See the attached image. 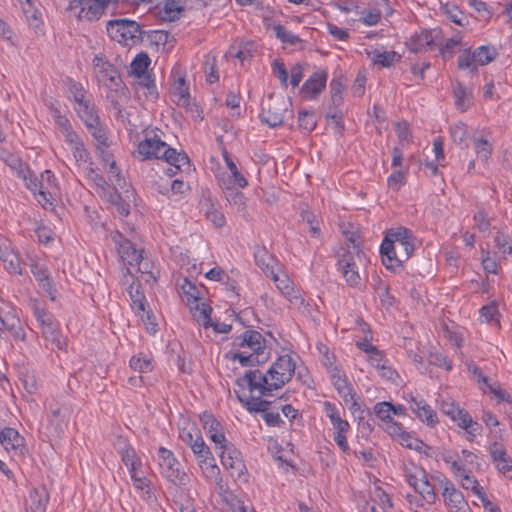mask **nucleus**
Returning <instances> with one entry per match:
<instances>
[{
	"mask_svg": "<svg viewBox=\"0 0 512 512\" xmlns=\"http://www.w3.org/2000/svg\"><path fill=\"white\" fill-rule=\"evenodd\" d=\"M287 370L288 359L280 356L266 374L259 369L246 371L236 380L239 390H235V394L238 400L250 412H266L271 404L266 397L285 385L288 381L285 377Z\"/></svg>",
	"mask_w": 512,
	"mask_h": 512,
	"instance_id": "1",
	"label": "nucleus"
},
{
	"mask_svg": "<svg viewBox=\"0 0 512 512\" xmlns=\"http://www.w3.org/2000/svg\"><path fill=\"white\" fill-rule=\"evenodd\" d=\"M351 243L348 248L338 256L337 266L347 285L358 287L361 284V269L366 267L368 258L356 243L354 234L347 237Z\"/></svg>",
	"mask_w": 512,
	"mask_h": 512,
	"instance_id": "2",
	"label": "nucleus"
},
{
	"mask_svg": "<svg viewBox=\"0 0 512 512\" xmlns=\"http://www.w3.org/2000/svg\"><path fill=\"white\" fill-rule=\"evenodd\" d=\"M233 345L244 349L232 354V360H238L242 366H255L266 361L265 339L258 331H245L234 339Z\"/></svg>",
	"mask_w": 512,
	"mask_h": 512,
	"instance_id": "3",
	"label": "nucleus"
},
{
	"mask_svg": "<svg viewBox=\"0 0 512 512\" xmlns=\"http://www.w3.org/2000/svg\"><path fill=\"white\" fill-rule=\"evenodd\" d=\"M93 70L97 81L116 93L126 96L127 87L123 84L119 71L104 55H96L92 61Z\"/></svg>",
	"mask_w": 512,
	"mask_h": 512,
	"instance_id": "4",
	"label": "nucleus"
},
{
	"mask_svg": "<svg viewBox=\"0 0 512 512\" xmlns=\"http://www.w3.org/2000/svg\"><path fill=\"white\" fill-rule=\"evenodd\" d=\"M106 29L112 40L125 46H132L142 39L140 25L128 19L110 20Z\"/></svg>",
	"mask_w": 512,
	"mask_h": 512,
	"instance_id": "5",
	"label": "nucleus"
},
{
	"mask_svg": "<svg viewBox=\"0 0 512 512\" xmlns=\"http://www.w3.org/2000/svg\"><path fill=\"white\" fill-rule=\"evenodd\" d=\"M158 461L161 473L167 480L178 486H185L189 483V476L181 469V464L170 450L160 447Z\"/></svg>",
	"mask_w": 512,
	"mask_h": 512,
	"instance_id": "6",
	"label": "nucleus"
},
{
	"mask_svg": "<svg viewBox=\"0 0 512 512\" xmlns=\"http://www.w3.org/2000/svg\"><path fill=\"white\" fill-rule=\"evenodd\" d=\"M111 2L118 0H71L68 10H78L76 17L79 20L97 21Z\"/></svg>",
	"mask_w": 512,
	"mask_h": 512,
	"instance_id": "7",
	"label": "nucleus"
},
{
	"mask_svg": "<svg viewBox=\"0 0 512 512\" xmlns=\"http://www.w3.org/2000/svg\"><path fill=\"white\" fill-rule=\"evenodd\" d=\"M324 412L326 416L330 419L334 432V440L339 448L343 452H347L349 450L346 434L350 429V424L347 420L342 418L341 411L338 409L333 403L326 401L323 404Z\"/></svg>",
	"mask_w": 512,
	"mask_h": 512,
	"instance_id": "8",
	"label": "nucleus"
},
{
	"mask_svg": "<svg viewBox=\"0 0 512 512\" xmlns=\"http://www.w3.org/2000/svg\"><path fill=\"white\" fill-rule=\"evenodd\" d=\"M442 498L448 512H472L463 493L447 478L439 479Z\"/></svg>",
	"mask_w": 512,
	"mask_h": 512,
	"instance_id": "9",
	"label": "nucleus"
},
{
	"mask_svg": "<svg viewBox=\"0 0 512 512\" xmlns=\"http://www.w3.org/2000/svg\"><path fill=\"white\" fill-rule=\"evenodd\" d=\"M413 237L410 231L404 227H399L397 229H390L381 246L380 253L382 256V263L386 266V268H391L393 260L391 259V253H394V247L397 243L404 241H411Z\"/></svg>",
	"mask_w": 512,
	"mask_h": 512,
	"instance_id": "10",
	"label": "nucleus"
},
{
	"mask_svg": "<svg viewBox=\"0 0 512 512\" xmlns=\"http://www.w3.org/2000/svg\"><path fill=\"white\" fill-rule=\"evenodd\" d=\"M330 378L338 394L343 398V401L349 405L350 409H358L359 405L356 401V393L346 374L340 368H333L330 370Z\"/></svg>",
	"mask_w": 512,
	"mask_h": 512,
	"instance_id": "11",
	"label": "nucleus"
},
{
	"mask_svg": "<svg viewBox=\"0 0 512 512\" xmlns=\"http://www.w3.org/2000/svg\"><path fill=\"white\" fill-rule=\"evenodd\" d=\"M196 457L197 463L201 470L208 477H214L219 473V468L216 465L215 458L210 451V448L205 444L203 437L201 440H195V443L190 447Z\"/></svg>",
	"mask_w": 512,
	"mask_h": 512,
	"instance_id": "12",
	"label": "nucleus"
},
{
	"mask_svg": "<svg viewBox=\"0 0 512 512\" xmlns=\"http://www.w3.org/2000/svg\"><path fill=\"white\" fill-rule=\"evenodd\" d=\"M169 148V145L162 141L157 135L149 138L146 137L143 141H141L136 150L137 157L141 160L148 159H164L166 156V149Z\"/></svg>",
	"mask_w": 512,
	"mask_h": 512,
	"instance_id": "13",
	"label": "nucleus"
},
{
	"mask_svg": "<svg viewBox=\"0 0 512 512\" xmlns=\"http://www.w3.org/2000/svg\"><path fill=\"white\" fill-rule=\"evenodd\" d=\"M441 412L451 418L457 425L465 429L469 434H473L476 422L472 420L467 411L459 408L453 401H443L441 403Z\"/></svg>",
	"mask_w": 512,
	"mask_h": 512,
	"instance_id": "14",
	"label": "nucleus"
},
{
	"mask_svg": "<svg viewBox=\"0 0 512 512\" xmlns=\"http://www.w3.org/2000/svg\"><path fill=\"white\" fill-rule=\"evenodd\" d=\"M222 452L220 459L222 465L230 471L232 477H241L244 474L245 464L241 457V453L234 449L231 444L221 446Z\"/></svg>",
	"mask_w": 512,
	"mask_h": 512,
	"instance_id": "15",
	"label": "nucleus"
},
{
	"mask_svg": "<svg viewBox=\"0 0 512 512\" xmlns=\"http://www.w3.org/2000/svg\"><path fill=\"white\" fill-rule=\"evenodd\" d=\"M327 73L324 70L314 72L302 85L299 93L302 99L312 100L325 89Z\"/></svg>",
	"mask_w": 512,
	"mask_h": 512,
	"instance_id": "16",
	"label": "nucleus"
},
{
	"mask_svg": "<svg viewBox=\"0 0 512 512\" xmlns=\"http://www.w3.org/2000/svg\"><path fill=\"white\" fill-rule=\"evenodd\" d=\"M0 443L14 457L24 455V438L14 428L6 427L0 432Z\"/></svg>",
	"mask_w": 512,
	"mask_h": 512,
	"instance_id": "17",
	"label": "nucleus"
},
{
	"mask_svg": "<svg viewBox=\"0 0 512 512\" xmlns=\"http://www.w3.org/2000/svg\"><path fill=\"white\" fill-rule=\"evenodd\" d=\"M4 331H7L16 341H24L26 338L19 317L11 311L0 310V333Z\"/></svg>",
	"mask_w": 512,
	"mask_h": 512,
	"instance_id": "18",
	"label": "nucleus"
},
{
	"mask_svg": "<svg viewBox=\"0 0 512 512\" xmlns=\"http://www.w3.org/2000/svg\"><path fill=\"white\" fill-rule=\"evenodd\" d=\"M408 402L410 410L419 418L420 421L431 427L438 423L436 412L425 402V400L410 395Z\"/></svg>",
	"mask_w": 512,
	"mask_h": 512,
	"instance_id": "19",
	"label": "nucleus"
},
{
	"mask_svg": "<svg viewBox=\"0 0 512 512\" xmlns=\"http://www.w3.org/2000/svg\"><path fill=\"white\" fill-rule=\"evenodd\" d=\"M48 501L49 492L46 486L34 487L26 499L25 512H46Z\"/></svg>",
	"mask_w": 512,
	"mask_h": 512,
	"instance_id": "20",
	"label": "nucleus"
},
{
	"mask_svg": "<svg viewBox=\"0 0 512 512\" xmlns=\"http://www.w3.org/2000/svg\"><path fill=\"white\" fill-rule=\"evenodd\" d=\"M200 420L203 425V428L206 430L210 439L214 443L220 444L221 446L224 444H227L225 435L222 431V426H221L220 422L214 418L213 415L204 413L200 417Z\"/></svg>",
	"mask_w": 512,
	"mask_h": 512,
	"instance_id": "21",
	"label": "nucleus"
},
{
	"mask_svg": "<svg viewBox=\"0 0 512 512\" xmlns=\"http://www.w3.org/2000/svg\"><path fill=\"white\" fill-rule=\"evenodd\" d=\"M286 445H288V443L284 445L283 439L279 441L274 437H270L267 442V450L272 459L278 465V467L284 468V470H287L288 466V454Z\"/></svg>",
	"mask_w": 512,
	"mask_h": 512,
	"instance_id": "22",
	"label": "nucleus"
},
{
	"mask_svg": "<svg viewBox=\"0 0 512 512\" xmlns=\"http://www.w3.org/2000/svg\"><path fill=\"white\" fill-rule=\"evenodd\" d=\"M490 454L499 472L506 474L512 472V459L499 443L490 446Z\"/></svg>",
	"mask_w": 512,
	"mask_h": 512,
	"instance_id": "23",
	"label": "nucleus"
},
{
	"mask_svg": "<svg viewBox=\"0 0 512 512\" xmlns=\"http://www.w3.org/2000/svg\"><path fill=\"white\" fill-rule=\"evenodd\" d=\"M255 261L264 273L271 274L277 288L284 293L283 290L288 288V286L285 284L284 280H280L279 277L274 273L273 267L270 266L269 263V261H272V258L265 249H260L255 252Z\"/></svg>",
	"mask_w": 512,
	"mask_h": 512,
	"instance_id": "24",
	"label": "nucleus"
},
{
	"mask_svg": "<svg viewBox=\"0 0 512 512\" xmlns=\"http://www.w3.org/2000/svg\"><path fill=\"white\" fill-rule=\"evenodd\" d=\"M434 39L433 31L424 30L412 36L406 45L411 52L417 53L432 47Z\"/></svg>",
	"mask_w": 512,
	"mask_h": 512,
	"instance_id": "25",
	"label": "nucleus"
},
{
	"mask_svg": "<svg viewBox=\"0 0 512 512\" xmlns=\"http://www.w3.org/2000/svg\"><path fill=\"white\" fill-rule=\"evenodd\" d=\"M163 160L175 168V170L172 168L168 170L169 176H173L176 173V170H181L183 167L189 168L190 166L188 156L184 152H177L176 149L171 148L170 146L166 149V156Z\"/></svg>",
	"mask_w": 512,
	"mask_h": 512,
	"instance_id": "26",
	"label": "nucleus"
},
{
	"mask_svg": "<svg viewBox=\"0 0 512 512\" xmlns=\"http://www.w3.org/2000/svg\"><path fill=\"white\" fill-rule=\"evenodd\" d=\"M43 337L51 343V345L59 350H62L66 346V338L62 336L58 329L57 323L54 321L48 323L41 328Z\"/></svg>",
	"mask_w": 512,
	"mask_h": 512,
	"instance_id": "27",
	"label": "nucleus"
},
{
	"mask_svg": "<svg viewBox=\"0 0 512 512\" xmlns=\"http://www.w3.org/2000/svg\"><path fill=\"white\" fill-rule=\"evenodd\" d=\"M118 252L124 263L127 265H139L142 261V254L138 251L129 240L120 243Z\"/></svg>",
	"mask_w": 512,
	"mask_h": 512,
	"instance_id": "28",
	"label": "nucleus"
},
{
	"mask_svg": "<svg viewBox=\"0 0 512 512\" xmlns=\"http://www.w3.org/2000/svg\"><path fill=\"white\" fill-rule=\"evenodd\" d=\"M285 109L275 102H270L266 109H263L262 118L270 127L281 125L284 120Z\"/></svg>",
	"mask_w": 512,
	"mask_h": 512,
	"instance_id": "29",
	"label": "nucleus"
},
{
	"mask_svg": "<svg viewBox=\"0 0 512 512\" xmlns=\"http://www.w3.org/2000/svg\"><path fill=\"white\" fill-rule=\"evenodd\" d=\"M414 251V243L411 241H404L397 243L394 247V253H391V259L393 260L391 268L394 269L399 267L402 262L409 259Z\"/></svg>",
	"mask_w": 512,
	"mask_h": 512,
	"instance_id": "30",
	"label": "nucleus"
},
{
	"mask_svg": "<svg viewBox=\"0 0 512 512\" xmlns=\"http://www.w3.org/2000/svg\"><path fill=\"white\" fill-rule=\"evenodd\" d=\"M128 294L132 302V308L137 314L146 312V297L139 282H132L128 287Z\"/></svg>",
	"mask_w": 512,
	"mask_h": 512,
	"instance_id": "31",
	"label": "nucleus"
},
{
	"mask_svg": "<svg viewBox=\"0 0 512 512\" xmlns=\"http://www.w3.org/2000/svg\"><path fill=\"white\" fill-rule=\"evenodd\" d=\"M76 110L87 128L99 125V117L96 113L95 107L89 101L79 105Z\"/></svg>",
	"mask_w": 512,
	"mask_h": 512,
	"instance_id": "32",
	"label": "nucleus"
},
{
	"mask_svg": "<svg viewBox=\"0 0 512 512\" xmlns=\"http://www.w3.org/2000/svg\"><path fill=\"white\" fill-rule=\"evenodd\" d=\"M201 431L195 423L186 422L179 430V438L187 446L191 447L195 440H201Z\"/></svg>",
	"mask_w": 512,
	"mask_h": 512,
	"instance_id": "33",
	"label": "nucleus"
},
{
	"mask_svg": "<svg viewBox=\"0 0 512 512\" xmlns=\"http://www.w3.org/2000/svg\"><path fill=\"white\" fill-rule=\"evenodd\" d=\"M0 261L5 270L10 274H22V267L18 255L10 248L0 256Z\"/></svg>",
	"mask_w": 512,
	"mask_h": 512,
	"instance_id": "34",
	"label": "nucleus"
},
{
	"mask_svg": "<svg viewBox=\"0 0 512 512\" xmlns=\"http://www.w3.org/2000/svg\"><path fill=\"white\" fill-rule=\"evenodd\" d=\"M369 55H371V60L375 65H381L382 67H390L400 60V55L394 51L388 52L375 49Z\"/></svg>",
	"mask_w": 512,
	"mask_h": 512,
	"instance_id": "35",
	"label": "nucleus"
},
{
	"mask_svg": "<svg viewBox=\"0 0 512 512\" xmlns=\"http://www.w3.org/2000/svg\"><path fill=\"white\" fill-rule=\"evenodd\" d=\"M159 3H154L160 8L162 18L168 21H174L178 14L181 12V7L175 0H158Z\"/></svg>",
	"mask_w": 512,
	"mask_h": 512,
	"instance_id": "36",
	"label": "nucleus"
},
{
	"mask_svg": "<svg viewBox=\"0 0 512 512\" xmlns=\"http://www.w3.org/2000/svg\"><path fill=\"white\" fill-rule=\"evenodd\" d=\"M190 309L194 319L198 323H201L205 328L209 327L212 308L208 304L196 301L194 302V306H191Z\"/></svg>",
	"mask_w": 512,
	"mask_h": 512,
	"instance_id": "37",
	"label": "nucleus"
},
{
	"mask_svg": "<svg viewBox=\"0 0 512 512\" xmlns=\"http://www.w3.org/2000/svg\"><path fill=\"white\" fill-rule=\"evenodd\" d=\"M414 490L421 496V499L427 504L436 503L438 496L433 485L429 482L428 476L420 482Z\"/></svg>",
	"mask_w": 512,
	"mask_h": 512,
	"instance_id": "38",
	"label": "nucleus"
},
{
	"mask_svg": "<svg viewBox=\"0 0 512 512\" xmlns=\"http://www.w3.org/2000/svg\"><path fill=\"white\" fill-rule=\"evenodd\" d=\"M458 477L461 479L460 483L464 489H466V490L470 489L479 499H484V496L486 494H485L483 488L479 485L478 481L472 474L464 471V473H462V476H458Z\"/></svg>",
	"mask_w": 512,
	"mask_h": 512,
	"instance_id": "39",
	"label": "nucleus"
},
{
	"mask_svg": "<svg viewBox=\"0 0 512 512\" xmlns=\"http://www.w3.org/2000/svg\"><path fill=\"white\" fill-rule=\"evenodd\" d=\"M427 477L426 471L415 465L405 468V478L407 483L414 489Z\"/></svg>",
	"mask_w": 512,
	"mask_h": 512,
	"instance_id": "40",
	"label": "nucleus"
},
{
	"mask_svg": "<svg viewBox=\"0 0 512 512\" xmlns=\"http://www.w3.org/2000/svg\"><path fill=\"white\" fill-rule=\"evenodd\" d=\"M295 378L301 384L309 385L310 377L308 370L301 363L298 364L291 356H290V380Z\"/></svg>",
	"mask_w": 512,
	"mask_h": 512,
	"instance_id": "41",
	"label": "nucleus"
},
{
	"mask_svg": "<svg viewBox=\"0 0 512 512\" xmlns=\"http://www.w3.org/2000/svg\"><path fill=\"white\" fill-rule=\"evenodd\" d=\"M455 105L457 108L464 112L470 104L471 92L458 83L454 88Z\"/></svg>",
	"mask_w": 512,
	"mask_h": 512,
	"instance_id": "42",
	"label": "nucleus"
},
{
	"mask_svg": "<svg viewBox=\"0 0 512 512\" xmlns=\"http://www.w3.org/2000/svg\"><path fill=\"white\" fill-rule=\"evenodd\" d=\"M479 64L473 57V52L464 50L458 57V68L461 70H468L470 73L477 71Z\"/></svg>",
	"mask_w": 512,
	"mask_h": 512,
	"instance_id": "43",
	"label": "nucleus"
},
{
	"mask_svg": "<svg viewBox=\"0 0 512 512\" xmlns=\"http://www.w3.org/2000/svg\"><path fill=\"white\" fill-rule=\"evenodd\" d=\"M496 51L486 46H480L473 52L475 61L478 62L479 66L486 65L494 60Z\"/></svg>",
	"mask_w": 512,
	"mask_h": 512,
	"instance_id": "44",
	"label": "nucleus"
},
{
	"mask_svg": "<svg viewBox=\"0 0 512 512\" xmlns=\"http://www.w3.org/2000/svg\"><path fill=\"white\" fill-rule=\"evenodd\" d=\"M451 137L456 144L467 146L469 138L467 126L462 123H456L451 127Z\"/></svg>",
	"mask_w": 512,
	"mask_h": 512,
	"instance_id": "45",
	"label": "nucleus"
},
{
	"mask_svg": "<svg viewBox=\"0 0 512 512\" xmlns=\"http://www.w3.org/2000/svg\"><path fill=\"white\" fill-rule=\"evenodd\" d=\"M150 58L145 53H139L131 63V71L137 76L147 72L148 66L150 65Z\"/></svg>",
	"mask_w": 512,
	"mask_h": 512,
	"instance_id": "46",
	"label": "nucleus"
},
{
	"mask_svg": "<svg viewBox=\"0 0 512 512\" xmlns=\"http://www.w3.org/2000/svg\"><path fill=\"white\" fill-rule=\"evenodd\" d=\"M442 10L444 14L455 24L463 26L465 25V20L467 21L466 17L464 16L463 12L460 11L457 6L446 4L442 7Z\"/></svg>",
	"mask_w": 512,
	"mask_h": 512,
	"instance_id": "47",
	"label": "nucleus"
},
{
	"mask_svg": "<svg viewBox=\"0 0 512 512\" xmlns=\"http://www.w3.org/2000/svg\"><path fill=\"white\" fill-rule=\"evenodd\" d=\"M59 124L63 127L64 137L66 143L70 145V148L75 147L82 143L79 136L74 132L71 127L68 125V120L66 118H61L59 120Z\"/></svg>",
	"mask_w": 512,
	"mask_h": 512,
	"instance_id": "48",
	"label": "nucleus"
},
{
	"mask_svg": "<svg viewBox=\"0 0 512 512\" xmlns=\"http://www.w3.org/2000/svg\"><path fill=\"white\" fill-rule=\"evenodd\" d=\"M317 350L319 354L322 355L321 362L327 368L329 373L333 368H339L335 365V356L330 353L329 348L325 344L318 343Z\"/></svg>",
	"mask_w": 512,
	"mask_h": 512,
	"instance_id": "49",
	"label": "nucleus"
},
{
	"mask_svg": "<svg viewBox=\"0 0 512 512\" xmlns=\"http://www.w3.org/2000/svg\"><path fill=\"white\" fill-rule=\"evenodd\" d=\"M130 367L138 372H148L152 370L151 359L146 356H133L130 359Z\"/></svg>",
	"mask_w": 512,
	"mask_h": 512,
	"instance_id": "50",
	"label": "nucleus"
},
{
	"mask_svg": "<svg viewBox=\"0 0 512 512\" xmlns=\"http://www.w3.org/2000/svg\"><path fill=\"white\" fill-rule=\"evenodd\" d=\"M78 167L91 164L89 152L85 149L83 142L71 148Z\"/></svg>",
	"mask_w": 512,
	"mask_h": 512,
	"instance_id": "51",
	"label": "nucleus"
},
{
	"mask_svg": "<svg viewBox=\"0 0 512 512\" xmlns=\"http://www.w3.org/2000/svg\"><path fill=\"white\" fill-rule=\"evenodd\" d=\"M495 243L499 252L504 256L510 255L512 253V245L510 243L509 235L503 232H497L495 236Z\"/></svg>",
	"mask_w": 512,
	"mask_h": 512,
	"instance_id": "52",
	"label": "nucleus"
},
{
	"mask_svg": "<svg viewBox=\"0 0 512 512\" xmlns=\"http://www.w3.org/2000/svg\"><path fill=\"white\" fill-rule=\"evenodd\" d=\"M32 308L41 328L53 321L51 314L44 307L40 306L38 302H34Z\"/></svg>",
	"mask_w": 512,
	"mask_h": 512,
	"instance_id": "53",
	"label": "nucleus"
},
{
	"mask_svg": "<svg viewBox=\"0 0 512 512\" xmlns=\"http://www.w3.org/2000/svg\"><path fill=\"white\" fill-rule=\"evenodd\" d=\"M272 73L275 77H277L281 83L286 87V81L288 77V72L286 69V65L283 59H274L272 62Z\"/></svg>",
	"mask_w": 512,
	"mask_h": 512,
	"instance_id": "54",
	"label": "nucleus"
},
{
	"mask_svg": "<svg viewBox=\"0 0 512 512\" xmlns=\"http://www.w3.org/2000/svg\"><path fill=\"white\" fill-rule=\"evenodd\" d=\"M393 405L389 402L377 403L374 407V412L377 417L385 424L388 420H392L391 417Z\"/></svg>",
	"mask_w": 512,
	"mask_h": 512,
	"instance_id": "55",
	"label": "nucleus"
},
{
	"mask_svg": "<svg viewBox=\"0 0 512 512\" xmlns=\"http://www.w3.org/2000/svg\"><path fill=\"white\" fill-rule=\"evenodd\" d=\"M226 164L230 170L231 176L233 178V183L236 184L240 188H244L247 185V180L241 173L238 171L236 164L232 161V159L228 156H225Z\"/></svg>",
	"mask_w": 512,
	"mask_h": 512,
	"instance_id": "56",
	"label": "nucleus"
},
{
	"mask_svg": "<svg viewBox=\"0 0 512 512\" xmlns=\"http://www.w3.org/2000/svg\"><path fill=\"white\" fill-rule=\"evenodd\" d=\"M443 460L445 463L450 465V468L456 477L462 476V473H464L465 469L462 463L459 461L457 454L447 453L443 455Z\"/></svg>",
	"mask_w": 512,
	"mask_h": 512,
	"instance_id": "57",
	"label": "nucleus"
},
{
	"mask_svg": "<svg viewBox=\"0 0 512 512\" xmlns=\"http://www.w3.org/2000/svg\"><path fill=\"white\" fill-rule=\"evenodd\" d=\"M406 183V174L402 170L394 171L387 179V185L390 189L399 190Z\"/></svg>",
	"mask_w": 512,
	"mask_h": 512,
	"instance_id": "58",
	"label": "nucleus"
},
{
	"mask_svg": "<svg viewBox=\"0 0 512 512\" xmlns=\"http://www.w3.org/2000/svg\"><path fill=\"white\" fill-rule=\"evenodd\" d=\"M66 428L67 420L65 418H60L58 420H49L48 430L53 437L60 438L64 434Z\"/></svg>",
	"mask_w": 512,
	"mask_h": 512,
	"instance_id": "59",
	"label": "nucleus"
},
{
	"mask_svg": "<svg viewBox=\"0 0 512 512\" xmlns=\"http://www.w3.org/2000/svg\"><path fill=\"white\" fill-rule=\"evenodd\" d=\"M148 38H149L151 44H153L157 47L162 46L163 48H165L166 44H168V42H169L170 34H169V32L164 31V30H156V31H152L148 35Z\"/></svg>",
	"mask_w": 512,
	"mask_h": 512,
	"instance_id": "60",
	"label": "nucleus"
},
{
	"mask_svg": "<svg viewBox=\"0 0 512 512\" xmlns=\"http://www.w3.org/2000/svg\"><path fill=\"white\" fill-rule=\"evenodd\" d=\"M205 73L207 76V81L210 83H214L219 80V76L216 70V58L215 56H206L205 61Z\"/></svg>",
	"mask_w": 512,
	"mask_h": 512,
	"instance_id": "61",
	"label": "nucleus"
},
{
	"mask_svg": "<svg viewBox=\"0 0 512 512\" xmlns=\"http://www.w3.org/2000/svg\"><path fill=\"white\" fill-rule=\"evenodd\" d=\"M475 151H476V154L477 156L483 160V161H487L490 156H491V153H492V147L491 145L488 143L487 140H484V139H477L475 141Z\"/></svg>",
	"mask_w": 512,
	"mask_h": 512,
	"instance_id": "62",
	"label": "nucleus"
},
{
	"mask_svg": "<svg viewBox=\"0 0 512 512\" xmlns=\"http://www.w3.org/2000/svg\"><path fill=\"white\" fill-rule=\"evenodd\" d=\"M301 218H302V221L308 225L309 232L311 233V235L314 237H318L320 230H319V226H318V221L315 219V216L313 215V213L306 211V210L302 211Z\"/></svg>",
	"mask_w": 512,
	"mask_h": 512,
	"instance_id": "63",
	"label": "nucleus"
},
{
	"mask_svg": "<svg viewBox=\"0 0 512 512\" xmlns=\"http://www.w3.org/2000/svg\"><path fill=\"white\" fill-rule=\"evenodd\" d=\"M384 429L386 430V432L394 437V438H398V437H407L409 438V434L406 433L402 426L395 422L393 419L392 420H388V422H386L384 424Z\"/></svg>",
	"mask_w": 512,
	"mask_h": 512,
	"instance_id": "64",
	"label": "nucleus"
}]
</instances>
